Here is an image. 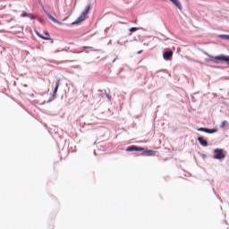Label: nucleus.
<instances>
[{
	"instance_id": "nucleus-1",
	"label": "nucleus",
	"mask_w": 229,
	"mask_h": 229,
	"mask_svg": "<svg viewBox=\"0 0 229 229\" xmlns=\"http://www.w3.org/2000/svg\"><path fill=\"white\" fill-rule=\"evenodd\" d=\"M225 157L226 155L223 151V148H216L214 150L213 158H215L216 160H223L224 158H225Z\"/></svg>"
},
{
	"instance_id": "nucleus-2",
	"label": "nucleus",
	"mask_w": 229,
	"mask_h": 229,
	"mask_svg": "<svg viewBox=\"0 0 229 229\" xmlns=\"http://www.w3.org/2000/svg\"><path fill=\"white\" fill-rule=\"evenodd\" d=\"M89 12H90V5H89L86 8V10L81 13V15L78 19V21L75 22V24H78V22H83V21H85L87 15H89Z\"/></svg>"
},
{
	"instance_id": "nucleus-3",
	"label": "nucleus",
	"mask_w": 229,
	"mask_h": 229,
	"mask_svg": "<svg viewBox=\"0 0 229 229\" xmlns=\"http://www.w3.org/2000/svg\"><path fill=\"white\" fill-rule=\"evenodd\" d=\"M173 51H165L164 54H163V58L164 60H166V61H171L173 60Z\"/></svg>"
},
{
	"instance_id": "nucleus-4",
	"label": "nucleus",
	"mask_w": 229,
	"mask_h": 229,
	"mask_svg": "<svg viewBox=\"0 0 229 229\" xmlns=\"http://www.w3.org/2000/svg\"><path fill=\"white\" fill-rule=\"evenodd\" d=\"M38 37H39V38H42L43 40H51V36L49 35V32L45 31L44 35L37 32Z\"/></svg>"
},
{
	"instance_id": "nucleus-5",
	"label": "nucleus",
	"mask_w": 229,
	"mask_h": 229,
	"mask_svg": "<svg viewBox=\"0 0 229 229\" xmlns=\"http://www.w3.org/2000/svg\"><path fill=\"white\" fill-rule=\"evenodd\" d=\"M215 60H218L220 62H227L229 65V56L228 55H216L215 56Z\"/></svg>"
},
{
	"instance_id": "nucleus-6",
	"label": "nucleus",
	"mask_w": 229,
	"mask_h": 229,
	"mask_svg": "<svg viewBox=\"0 0 229 229\" xmlns=\"http://www.w3.org/2000/svg\"><path fill=\"white\" fill-rule=\"evenodd\" d=\"M197 130L198 131H205V133H216V131H217L216 129H207L205 127H200Z\"/></svg>"
},
{
	"instance_id": "nucleus-7",
	"label": "nucleus",
	"mask_w": 229,
	"mask_h": 229,
	"mask_svg": "<svg viewBox=\"0 0 229 229\" xmlns=\"http://www.w3.org/2000/svg\"><path fill=\"white\" fill-rule=\"evenodd\" d=\"M126 151H144V148L137 147V146H131L126 148Z\"/></svg>"
},
{
	"instance_id": "nucleus-8",
	"label": "nucleus",
	"mask_w": 229,
	"mask_h": 229,
	"mask_svg": "<svg viewBox=\"0 0 229 229\" xmlns=\"http://www.w3.org/2000/svg\"><path fill=\"white\" fill-rule=\"evenodd\" d=\"M198 140H199L200 146H203L204 148H207V146H208V141H207V140H205V138L200 136L198 138Z\"/></svg>"
},
{
	"instance_id": "nucleus-9",
	"label": "nucleus",
	"mask_w": 229,
	"mask_h": 229,
	"mask_svg": "<svg viewBox=\"0 0 229 229\" xmlns=\"http://www.w3.org/2000/svg\"><path fill=\"white\" fill-rule=\"evenodd\" d=\"M58 87H60V80H57L55 83V88L53 89V97H56V93L58 92Z\"/></svg>"
},
{
	"instance_id": "nucleus-10",
	"label": "nucleus",
	"mask_w": 229,
	"mask_h": 229,
	"mask_svg": "<svg viewBox=\"0 0 229 229\" xmlns=\"http://www.w3.org/2000/svg\"><path fill=\"white\" fill-rule=\"evenodd\" d=\"M143 155H145L146 157H155V155H157V151H155V150H145V151H143Z\"/></svg>"
},
{
	"instance_id": "nucleus-11",
	"label": "nucleus",
	"mask_w": 229,
	"mask_h": 229,
	"mask_svg": "<svg viewBox=\"0 0 229 229\" xmlns=\"http://www.w3.org/2000/svg\"><path fill=\"white\" fill-rule=\"evenodd\" d=\"M171 3H173V4H174V6H176V8H178L179 10H182V4L180 3V1L178 0H170Z\"/></svg>"
},
{
	"instance_id": "nucleus-12",
	"label": "nucleus",
	"mask_w": 229,
	"mask_h": 229,
	"mask_svg": "<svg viewBox=\"0 0 229 229\" xmlns=\"http://www.w3.org/2000/svg\"><path fill=\"white\" fill-rule=\"evenodd\" d=\"M219 38H223L224 40H229V35H220Z\"/></svg>"
},
{
	"instance_id": "nucleus-13",
	"label": "nucleus",
	"mask_w": 229,
	"mask_h": 229,
	"mask_svg": "<svg viewBox=\"0 0 229 229\" xmlns=\"http://www.w3.org/2000/svg\"><path fill=\"white\" fill-rule=\"evenodd\" d=\"M129 31H131V33H135V31H139V28L132 27V28L129 29Z\"/></svg>"
},
{
	"instance_id": "nucleus-14",
	"label": "nucleus",
	"mask_w": 229,
	"mask_h": 229,
	"mask_svg": "<svg viewBox=\"0 0 229 229\" xmlns=\"http://www.w3.org/2000/svg\"><path fill=\"white\" fill-rule=\"evenodd\" d=\"M48 19H50V21H53V22H58V21H56V19H55V17H53V15L48 14Z\"/></svg>"
},
{
	"instance_id": "nucleus-15",
	"label": "nucleus",
	"mask_w": 229,
	"mask_h": 229,
	"mask_svg": "<svg viewBox=\"0 0 229 229\" xmlns=\"http://www.w3.org/2000/svg\"><path fill=\"white\" fill-rule=\"evenodd\" d=\"M226 124H228V122L224 121V122L221 123L220 127L225 128V126H226Z\"/></svg>"
},
{
	"instance_id": "nucleus-16",
	"label": "nucleus",
	"mask_w": 229,
	"mask_h": 229,
	"mask_svg": "<svg viewBox=\"0 0 229 229\" xmlns=\"http://www.w3.org/2000/svg\"><path fill=\"white\" fill-rule=\"evenodd\" d=\"M105 95L107 98V99H109V101L112 100V96H110V94H108L107 92H105Z\"/></svg>"
},
{
	"instance_id": "nucleus-17",
	"label": "nucleus",
	"mask_w": 229,
	"mask_h": 229,
	"mask_svg": "<svg viewBox=\"0 0 229 229\" xmlns=\"http://www.w3.org/2000/svg\"><path fill=\"white\" fill-rule=\"evenodd\" d=\"M21 15V17H30L28 13H26V12H22Z\"/></svg>"
}]
</instances>
